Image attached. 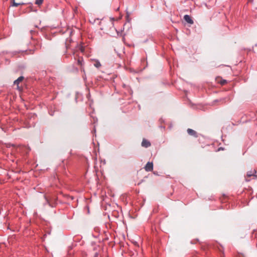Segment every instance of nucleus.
<instances>
[{"instance_id": "21", "label": "nucleus", "mask_w": 257, "mask_h": 257, "mask_svg": "<svg viewBox=\"0 0 257 257\" xmlns=\"http://www.w3.org/2000/svg\"><path fill=\"white\" fill-rule=\"evenodd\" d=\"M223 149L222 148H219L218 150H222Z\"/></svg>"}, {"instance_id": "3", "label": "nucleus", "mask_w": 257, "mask_h": 257, "mask_svg": "<svg viewBox=\"0 0 257 257\" xmlns=\"http://www.w3.org/2000/svg\"><path fill=\"white\" fill-rule=\"evenodd\" d=\"M145 169L147 172H150L153 170V163L152 162H148L145 167Z\"/></svg>"}, {"instance_id": "2", "label": "nucleus", "mask_w": 257, "mask_h": 257, "mask_svg": "<svg viewBox=\"0 0 257 257\" xmlns=\"http://www.w3.org/2000/svg\"><path fill=\"white\" fill-rule=\"evenodd\" d=\"M22 53L26 55H29L33 53V51L32 50H25V51H15L12 52L13 56L17 55L18 54Z\"/></svg>"}, {"instance_id": "20", "label": "nucleus", "mask_w": 257, "mask_h": 257, "mask_svg": "<svg viewBox=\"0 0 257 257\" xmlns=\"http://www.w3.org/2000/svg\"><path fill=\"white\" fill-rule=\"evenodd\" d=\"M89 96H90V94H88L87 95V98H89Z\"/></svg>"}, {"instance_id": "23", "label": "nucleus", "mask_w": 257, "mask_h": 257, "mask_svg": "<svg viewBox=\"0 0 257 257\" xmlns=\"http://www.w3.org/2000/svg\"><path fill=\"white\" fill-rule=\"evenodd\" d=\"M74 59H75V60H76V57H75V56H74Z\"/></svg>"}, {"instance_id": "4", "label": "nucleus", "mask_w": 257, "mask_h": 257, "mask_svg": "<svg viewBox=\"0 0 257 257\" xmlns=\"http://www.w3.org/2000/svg\"><path fill=\"white\" fill-rule=\"evenodd\" d=\"M187 131L190 136H193L195 138H198L199 137V134L191 128H188Z\"/></svg>"}, {"instance_id": "14", "label": "nucleus", "mask_w": 257, "mask_h": 257, "mask_svg": "<svg viewBox=\"0 0 257 257\" xmlns=\"http://www.w3.org/2000/svg\"><path fill=\"white\" fill-rule=\"evenodd\" d=\"M43 1L44 0H36L35 4L38 5H41L43 3Z\"/></svg>"}, {"instance_id": "17", "label": "nucleus", "mask_w": 257, "mask_h": 257, "mask_svg": "<svg viewBox=\"0 0 257 257\" xmlns=\"http://www.w3.org/2000/svg\"><path fill=\"white\" fill-rule=\"evenodd\" d=\"M219 250L221 252H222V251H223V247L222 246H221L220 248H219Z\"/></svg>"}, {"instance_id": "1", "label": "nucleus", "mask_w": 257, "mask_h": 257, "mask_svg": "<svg viewBox=\"0 0 257 257\" xmlns=\"http://www.w3.org/2000/svg\"><path fill=\"white\" fill-rule=\"evenodd\" d=\"M227 99V101H230V99L228 98H221L219 99H217L213 100L210 105H220L223 103H224L226 102V100Z\"/></svg>"}, {"instance_id": "13", "label": "nucleus", "mask_w": 257, "mask_h": 257, "mask_svg": "<svg viewBox=\"0 0 257 257\" xmlns=\"http://www.w3.org/2000/svg\"><path fill=\"white\" fill-rule=\"evenodd\" d=\"M24 3H17L15 2V0H13V4L12 5V6L13 7H18L20 5H24Z\"/></svg>"}, {"instance_id": "5", "label": "nucleus", "mask_w": 257, "mask_h": 257, "mask_svg": "<svg viewBox=\"0 0 257 257\" xmlns=\"http://www.w3.org/2000/svg\"><path fill=\"white\" fill-rule=\"evenodd\" d=\"M77 60V65L81 66V70L84 71V68H83V65L84 64L83 59L82 57H78Z\"/></svg>"}, {"instance_id": "19", "label": "nucleus", "mask_w": 257, "mask_h": 257, "mask_svg": "<svg viewBox=\"0 0 257 257\" xmlns=\"http://www.w3.org/2000/svg\"><path fill=\"white\" fill-rule=\"evenodd\" d=\"M97 255H98V253H96L95 254L94 257H97Z\"/></svg>"}, {"instance_id": "12", "label": "nucleus", "mask_w": 257, "mask_h": 257, "mask_svg": "<svg viewBox=\"0 0 257 257\" xmlns=\"http://www.w3.org/2000/svg\"><path fill=\"white\" fill-rule=\"evenodd\" d=\"M94 66L95 67H96L97 68H99L101 66V65L100 62L98 60H96L95 61V63L94 64Z\"/></svg>"}, {"instance_id": "10", "label": "nucleus", "mask_w": 257, "mask_h": 257, "mask_svg": "<svg viewBox=\"0 0 257 257\" xmlns=\"http://www.w3.org/2000/svg\"><path fill=\"white\" fill-rule=\"evenodd\" d=\"M216 81L218 83H220L221 85H224L226 83H227V80L225 79H222L221 77H217L216 78Z\"/></svg>"}, {"instance_id": "7", "label": "nucleus", "mask_w": 257, "mask_h": 257, "mask_svg": "<svg viewBox=\"0 0 257 257\" xmlns=\"http://www.w3.org/2000/svg\"><path fill=\"white\" fill-rule=\"evenodd\" d=\"M184 19L188 24H193V21L192 20L191 18L190 17V16H189L188 15H185L184 16Z\"/></svg>"}, {"instance_id": "16", "label": "nucleus", "mask_w": 257, "mask_h": 257, "mask_svg": "<svg viewBox=\"0 0 257 257\" xmlns=\"http://www.w3.org/2000/svg\"><path fill=\"white\" fill-rule=\"evenodd\" d=\"M69 39V38H68L66 40V47L67 49H68L69 48V46L67 44V41H68V40Z\"/></svg>"}, {"instance_id": "15", "label": "nucleus", "mask_w": 257, "mask_h": 257, "mask_svg": "<svg viewBox=\"0 0 257 257\" xmlns=\"http://www.w3.org/2000/svg\"><path fill=\"white\" fill-rule=\"evenodd\" d=\"M78 49L81 51V52H83L84 51V49L82 45L78 46Z\"/></svg>"}, {"instance_id": "9", "label": "nucleus", "mask_w": 257, "mask_h": 257, "mask_svg": "<svg viewBox=\"0 0 257 257\" xmlns=\"http://www.w3.org/2000/svg\"><path fill=\"white\" fill-rule=\"evenodd\" d=\"M24 77L23 76H21L14 81V85H17L18 89H19V83L21 82H22L24 80Z\"/></svg>"}, {"instance_id": "8", "label": "nucleus", "mask_w": 257, "mask_h": 257, "mask_svg": "<svg viewBox=\"0 0 257 257\" xmlns=\"http://www.w3.org/2000/svg\"><path fill=\"white\" fill-rule=\"evenodd\" d=\"M246 176L248 177H250L251 176L256 177V171L254 169L248 171L247 172Z\"/></svg>"}, {"instance_id": "18", "label": "nucleus", "mask_w": 257, "mask_h": 257, "mask_svg": "<svg viewBox=\"0 0 257 257\" xmlns=\"http://www.w3.org/2000/svg\"><path fill=\"white\" fill-rule=\"evenodd\" d=\"M93 119H94V122H95V121H97V118H93Z\"/></svg>"}, {"instance_id": "11", "label": "nucleus", "mask_w": 257, "mask_h": 257, "mask_svg": "<svg viewBox=\"0 0 257 257\" xmlns=\"http://www.w3.org/2000/svg\"><path fill=\"white\" fill-rule=\"evenodd\" d=\"M45 198L46 202V203H47L50 206H51L52 207H53L55 206V205L56 204V202L55 200L54 202V203H52L50 200H49L48 199H47L46 197H45Z\"/></svg>"}, {"instance_id": "24", "label": "nucleus", "mask_w": 257, "mask_h": 257, "mask_svg": "<svg viewBox=\"0 0 257 257\" xmlns=\"http://www.w3.org/2000/svg\"><path fill=\"white\" fill-rule=\"evenodd\" d=\"M154 174H157V173L154 172Z\"/></svg>"}, {"instance_id": "22", "label": "nucleus", "mask_w": 257, "mask_h": 257, "mask_svg": "<svg viewBox=\"0 0 257 257\" xmlns=\"http://www.w3.org/2000/svg\"><path fill=\"white\" fill-rule=\"evenodd\" d=\"M222 256H223V255H223V252L222 253V254L221 255V256H222Z\"/></svg>"}, {"instance_id": "6", "label": "nucleus", "mask_w": 257, "mask_h": 257, "mask_svg": "<svg viewBox=\"0 0 257 257\" xmlns=\"http://www.w3.org/2000/svg\"><path fill=\"white\" fill-rule=\"evenodd\" d=\"M141 145L142 147L147 148L151 146V143L148 140L144 139Z\"/></svg>"}]
</instances>
